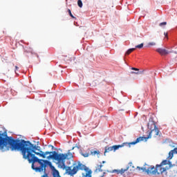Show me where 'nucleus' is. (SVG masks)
I'll return each mask as SVG.
<instances>
[{
    "instance_id": "obj_21",
    "label": "nucleus",
    "mask_w": 177,
    "mask_h": 177,
    "mask_svg": "<svg viewBox=\"0 0 177 177\" xmlns=\"http://www.w3.org/2000/svg\"><path fill=\"white\" fill-rule=\"evenodd\" d=\"M159 26H160V27H162V26H167V22H162V23H160V24H159Z\"/></svg>"
},
{
    "instance_id": "obj_17",
    "label": "nucleus",
    "mask_w": 177,
    "mask_h": 177,
    "mask_svg": "<svg viewBox=\"0 0 177 177\" xmlns=\"http://www.w3.org/2000/svg\"><path fill=\"white\" fill-rule=\"evenodd\" d=\"M68 12L69 15L71 16V17H72V19H75V17H74V15H73V14L71 13V10L68 9Z\"/></svg>"
},
{
    "instance_id": "obj_3",
    "label": "nucleus",
    "mask_w": 177,
    "mask_h": 177,
    "mask_svg": "<svg viewBox=\"0 0 177 177\" xmlns=\"http://www.w3.org/2000/svg\"><path fill=\"white\" fill-rule=\"evenodd\" d=\"M174 154H177V148H174L169 152V156L167 160H162L160 164L156 165L155 167L153 165H145V167H137L139 171H143L146 172L147 175H161L163 177H168V169H171L175 165H172V162L169 160H172Z\"/></svg>"
},
{
    "instance_id": "obj_16",
    "label": "nucleus",
    "mask_w": 177,
    "mask_h": 177,
    "mask_svg": "<svg viewBox=\"0 0 177 177\" xmlns=\"http://www.w3.org/2000/svg\"><path fill=\"white\" fill-rule=\"evenodd\" d=\"M136 48H129L125 53V55H131L133 50H135Z\"/></svg>"
},
{
    "instance_id": "obj_8",
    "label": "nucleus",
    "mask_w": 177,
    "mask_h": 177,
    "mask_svg": "<svg viewBox=\"0 0 177 177\" xmlns=\"http://www.w3.org/2000/svg\"><path fill=\"white\" fill-rule=\"evenodd\" d=\"M129 167H126L128 168L129 174H133L135 172V166H133V164H132L131 162L129 163Z\"/></svg>"
},
{
    "instance_id": "obj_1",
    "label": "nucleus",
    "mask_w": 177,
    "mask_h": 177,
    "mask_svg": "<svg viewBox=\"0 0 177 177\" xmlns=\"http://www.w3.org/2000/svg\"><path fill=\"white\" fill-rule=\"evenodd\" d=\"M39 148V147L31 143L30 141L21 139L17 150L21 152L24 160H27L29 164H32V169L35 172H41L42 171L45 172V167H49L53 177H60L59 170L56 169L55 166H53L52 162L48 160L39 159L35 156V151Z\"/></svg>"
},
{
    "instance_id": "obj_22",
    "label": "nucleus",
    "mask_w": 177,
    "mask_h": 177,
    "mask_svg": "<svg viewBox=\"0 0 177 177\" xmlns=\"http://www.w3.org/2000/svg\"><path fill=\"white\" fill-rule=\"evenodd\" d=\"M15 70L16 71L19 70V67L17 66H15Z\"/></svg>"
},
{
    "instance_id": "obj_2",
    "label": "nucleus",
    "mask_w": 177,
    "mask_h": 177,
    "mask_svg": "<svg viewBox=\"0 0 177 177\" xmlns=\"http://www.w3.org/2000/svg\"><path fill=\"white\" fill-rule=\"evenodd\" d=\"M35 154L36 156H39V157H41V158H47V160H54L56 161V164L58 168L61 169L66 170V174L68 175H71V176H73L78 172V171H83L86 168L85 165L81 163V162H75L73 164V167H67L66 166V160H70V158H73L74 155L68 151L66 153H59L56 151H42L41 150V147L36 149Z\"/></svg>"
},
{
    "instance_id": "obj_11",
    "label": "nucleus",
    "mask_w": 177,
    "mask_h": 177,
    "mask_svg": "<svg viewBox=\"0 0 177 177\" xmlns=\"http://www.w3.org/2000/svg\"><path fill=\"white\" fill-rule=\"evenodd\" d=\"M131 70H133L134 71H137V72H131V74H143L145 73V70H142L141 71H139V68H131Z\"/></svg>"
},
{
    "instance_id": "obj_24",
    "label": "nucleus",
    "mask_w": 177,
    "mask_h": 177,
    "mask_svg": "<svg viewBox=\"0 0 177 177\" xmlns=\"http://www.w3.org/2000/svg\"><path fill=\"white\" fill-rule=\"evenodd\" d=\"M106 163V161H102V164H105Z\"/></svg>"
},
{
    "instance_id": "obj_19",
    "label": "nucleus",
    "mask_w": 177,
    "mask_h": 177,
    "mask_svg": "<svg viewBox=\"0 0 177 177\" xmlns=\"http://www.w3.org/2000/svg\"><path fill=\"white\" fill-rule=\"evenodd\" d=\"M155 45H156V42L154 41L148 43V46H155Z\"/></svg>"
},
{
    "instance_id": "obj_13",
    "label": "nucleus",
    "mask_w": 177,
    "mask_h": 177,
    "mask_svg": "<svg viewBox=\"0 0 177 177\" xmlns=\"http://www.w3.org/2000/svg\"><path fill=\"white\" fill-rule=\"evenodd\" d=\"M83 177H92V170H88L86 171V174H82Z\"/></svg>"
},
{
    "instance_id": "obj_14",
    "label": "nucleus",
    "mask_w": 177,
    "mask_h": 177,
    "mask_svg": "<svg viewBox=\"0 0 177 177\" xmlns=\"http://www.w3.org/2000/svg\"><path fill=\"white\" fill-rule=\"evenodd\" d=\"M102 167H103L102 165H97V168H96V169H95V171H96L97 172H102V171H103V170L102 169Z\"/></svg>"
},
{
    "instance_id": "obj_26",
    "label": "nucleus",
    "mask_w": 177,
    "mask_h": 177,
    "mask_svg": "<svg viewBox=\"0 0 177 177\" xmlns=\"http://www.w3.org/2000/svg\"><path fill=\"white\" fill-rule=\"evenodd\" d=\"M72 150H74V147L72 149Z\"/></svg>"
},
{
    "instance_id": "obj_18",
    "label": "nucleus",
    "mask_w": 177,
    "mask_h": 177,
    "mask_svg": "<svg viewBox=\"0 0 177 177\" xmlns=\"http://www.w3.org/2000/svg\"><path fill=\"white\" fill-rule=\"evenodd\" d=\"M77 5H78L79 8H82V1L78 0Z\"/></svg>"
},
{
    "instance_id": "obj_25",
    "label": "nucleus",
    "mask_w": 177,
    "mask_h": 177,
    "mask_svg": "<svg viewBox=\"0 0 177 177\" xmlns=\"http://www.w3.org/2000/svg\"><path fill=\"white\" fill-rule=\"evenodd\" d=\"M106 173L105 172H104V175L102 176V177H103V176H104V174H105Z\"/></svg>"
},
{
    "instance_id": "obj_4",
    "label": "nucleus",
    "mask_w": 177,
    "mask_h": 177,
    "mask_svg": "<svg viewBox=\"0 0 177 177\" xmlns=\"http://www.w3.org/2000/svg\"><path fill=\"white\" fill-rule=\"evenodd\" d=\"M21 140L14 139L12 136H8V132L0 131V150L7 151L10 149L12 151L17 150Z\"/></svg>"
},
{
    "instance_id": "obj_5",
    "label": "nucleus",
    "mask_w": 177,
    "mask_h": 177,
    "mask_svg": "<svg viewBox=\"0 0 177 177\" xmlns=\"http://www.w3.org/2000/svg\"><path fill=\"white\" fill-rule=\"evenodd\" d=\"M152 125L153 126V129L151 130L147 137H139L142 138V140H141L140 142H143V140L146 142L147 139H150L151 137L157 138V136H158V133H160V130L158 129L157 126L156 125V123L153 122Z\"/></svg>"
},
{
    "instance_id": "obj_6",
    "label": "nucleus",
    "mask_w": 177,
    "mask_h": 177,
    "mask_svg": "<svg viewBox=\"0 0 177 177\" xmlns=\"http://www.w3.org/2000/svg\"><path fill=\"white\" fill-rule=\"evenodd\" d=\"M140 140H143V138H138L134 142H123L122 145H113V146H112V148H113V151H115V150H118V149H120L121 147H124L125 146H127V147H131V145H136V143H139V142H140Z\"/></svg>"
},
{
    "instance_id": "obj_7",
    "label": "nucleus",
    "mask_w": 177,
    "mask_h": 177,
    "mask_svg": "<svg viewBox=\"0 0 177 177\" xmlns=\"http://www.w3.org/2000/svg\"><path fill=\"white\" fill-rule=\"evenodd\" d=\"M81 154L85 158L89 157V156H97V157H100V151L99 150L91 149H88L86 152H82Z\"/></svg>"
},
{
    "instance_id": "obj_20",
    "label": "nucleus",
    "mask_w": 177,
    "mask_h": 177,
    "mask_svg": "<svg viewBox=\"0 0 177 177\" xmlns=\"http://www.w3.org/2000/svg\"><path fill=\"white\" fill-rule=\"evenodd\" d=\"M136 48H138V49H142V48H143V43L136 46Z\"/></svg>"
},
{
    "instance_id": "obj_15",
    "label": "nucleus",
    "mask_w": 177,
    "mask_h": 177,
    "mask_svg": "<svg viewBox=\"0 0 177 177\" xmlns=\"http://www.w3.org/2000/svg\"><path fill=\"white\" fill-rule=\"evenodd\" d=\"M36 172H44V175L41 176V177H49V176L46 174V167H45V171H36Z\"/></svg>"
},
{
    "instance_id": "obj_23",
    "label": "nucleus",
    "mask_w": 177,
    "mask_h": 177,
    "mask_svg": "<svg viewBox=\"0 0 177 177\" xmlns=\"http://www.w3.org/2000/svg\"><path fill=\"white\" fill-rule=\"evenodd\" d=\"M148 128H150V123L148 124Z\"/></svg>"
},
{
    "instance_id": "obj_9",
    "label": "nucleus",
    "mask_w": 177,
    "mask_h": 177,
    "mask_svg": "<svg viewBox=\"0 0 177 177\" xmlns=\"http://www.w3.org/2000/svg\"><path fill=\"white\" fill-rule=\"evenodd\" d=\"M156 52L160 53L162 56H165V55H168V51L163 48H158L156 49Z\"/></svg>"
},
{
    "instance_id": "obj_12",
    "label": "nucleus",
    "mask_w": 177,
    "mask_h": 177,
    "mask_svg": "<svg viewBox=\"0 0 177 177\" xmlns=\"http://www.w3.org/2000/svg\"><path fill=\"white\" fill-rule=\"evenodd\" d=\"M113 147H105V151H104V156H106V153H110V151H113Z\"/></svg>"
},
{
    "instance_id": "obj_10",
    "label": "nucleus",
    "mask_w": 177,
    "mask_h": 177,
    "mask_svg": "<svg viewBox=\"0 0 177 177\" xmlns=\"http://www.w3.org/2000/svg\"><path fill=\"white\" fill-rule=\"evenodd\" d=\"M129 168V167H127L126 169H121L120 170L114 169V170H113V172H116V174H118V175L120 174L121 175H122V174H124L125 172H127V171H128Z\"/></svg>"
}]
</instances>
